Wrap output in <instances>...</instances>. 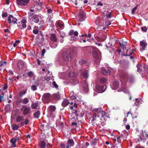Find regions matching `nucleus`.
<instances>
[{
	"label": "nucleus",
	"mask_w": 148,
	"mask_h": 148,
	"mask_svg": "<svg viewBox=\"0 0 148 148\" xmlns=\"http://www.w3.org/2000/svg\"><path fill=\"white\" fill-rule=\"evenodd\" d=\"M107 11H108V10H106L105 11H104L103 12V14L106 16L107 18H110L111 17V13H108L107 12Z\"/></svg>",
	"instance_id": "nucleus-33"
},
{
	"label": "nucleus",
	"mask_w": 148,
	"mask_h": 148,
	"mask_svg": "<svg viewBox=\"0 0 148 148\" xmlns=\"http://www.w3.org/2000/svg\"><path fill=\"white\" fill-rule=\"evenodd\" d=\"M70 57V51L69 50H64L62 54V58L63 59L66 61H68Z\"/></svg>",
	"instance_id": "nucleus-2"
},
{
	"label": "nucleus",
	"mask_w": 148,
	"mask_h": 148,
	"mask_svg": "<svg viewBox=\"0 0 148 148\" xmlns=\"http://www.w3.org/2000/svg\"><path fill=\"white\" fill-rule=\"evenodd\" d=\"M23 116L18 115L16 117V121L17 122H20L22 120H23Z\"/></svg>",
	"instance_id": "nucleus-26"
},
{
	"label": "nucleus",
	"mask_w": 148,
	"mask_h": 148,
	"mask_svg": "<svg viewBox=\"0 0 148 148\" xmlns=\"http://www.w3.org/2000/svg\"><path fill=\"white\" fill-rule=\"evenodd\" d=\"M56 110V107L53 106H50L48 108V111L49 113L54 112Z\"/></svg>",
	"instance_id": "nucleus-20"
},
{
	"label": "nucleus",
	"mask_w": 148,
	"mask_h": 148,
	"mask_svg": "<svg viewBox=\"0 0 148 148\" xmlns=\"http://www.w3.org/2000/svg\"><path fill=\"white\" fill-rule=\"evenodd\" d=\"M38 106L37 103H32L31 105V108L33 109L36 108Z\"/></svg>",
	"instance_id": "nucleus-35"
},
{
	"label": "nucleus",
	"mask_w": 148,
	"mask_h": 148,
	"mask_svg": "<svg viewBox=\"0 0 148 148\" xmlns=\"http://www.w3.org/2000/svg\"><path fill=\"white\" fill-rule=\"evenodd\" d=\"M86 61L84 59H81L79 61V63L81 65H85L86 64Z\"/></svg>",
	"instance_id": "nucleus-37"
},
{
	"label": "nucleus",
	"mask_w": 148,
	"mask_h": 148,
	"mask_svg": "<svg viewBox=\"0 0 148 148\" xmlns=\"http://www.w3.org/2000/svg\"><path fill=\"white\" fill-rule=\"evenodd\" d=\"M101 72L102 73L103 75H108L110 74V71L108 69H103L101 70Z\"/></svg>",
	"instance_id": "nucleus-18"
},
{
	"label": "nucleus",
	"mask_w": 148,
	"mask_h": 148,
	"mask_svg": "<svg viewBox=\"0 0 148 148\" xmlns=\"http://www.w3.org/2000/svg\"><path fill=\"white\" fill-rule=\"evenodd\" d=\"M95 22L97 25H101V24L99 23V21L98 20L96 21Z\"/></svg>",
	"instance_id": "nucleus-63"
},
{
	"label": "nucleus",
	"mask_w": 148,
	"mask_h": 148,
	"mask_svg": "<svg viewBox=\"0 0 148 148\" xmlns=\"http://www.w3.org/2000/svg\"><path fill=\"white\" fill-rule=\"evenodd\" d=\"M146 44H147L145 42H144L142 41L140 42V45L142 47V49L144 50L145 49V48L146 46Z\"/></svg>",
	"instance_id": "nucleus-31"
},
{
	"label": "nucleus",
	"mask_w": 148,
	"mask_h": 148,
	"mask_svg": "<svg viewBox=\"0 0 148 148\" xmlns=\"http://www.w3.org/2000/svg\"><path fill=\"white\" fill-rule=\"evenodd\" d=\"M126 129H127V130H129L130 128V126L129 125H127L126 126Z\"/></svg>",
	"instance_id": "nucleus-64"
},
{
	"label": "nucleus",
	"mask_w": 148,
	"mask_h": 148,
	"mask_svg": "<svg viewBox=\"0 0 148 148\" xmlns=\"http://www.w3.org/2000/svg\"><path fill=\"white\" fill-rule=\"evenodd\" d=\"M32 90L33 91H35L37 89V88L35 85H33L31 87Z\"/></svg>",
	"instance_id": "nucleus-44"
},
{
	"label": "nucleus",
	"mask_w": 148,
	"mask_h": 148,
	"mask_svg": "<svg viewBox=\"0 0 148 148\" xmlns=\"http://www.w3.org/2000/svg\"><path fill=\"white\" fill-rule=\"evenodd\" d=\"M12 127L14 130H17L18 128V126L16 124H14L12 125Z\"/></svg>",
	"instance_id": "nucleus-39"
},
{
	"label": "nucleus",
	"mask_w": 148,
	"mask_h": 148,
	"mask_svg": "<svg viewBox=\"0 0 148 148\" xmlns=\"http://www.w3.org/2000/svg\"><path fill=\"white\" fill-rule=\"evenodd\" d=\"M84 86H85V90H86L87 89L88 87V85L85 82V83L84 84Z\"/></svg>",
	"instance_id": "nucleus-59"
},
{
	"label": "nucleus",
	"mask_w": 148,
	"mask_h": 148,
	"mask_svg": "<svg viewBox=\"0 0 148 148\" xmlns=\"http://www.w3.org/2000/svg\"><path fill=\"white\" fill-rule=\"evenodd\" d=\"M137 67H138L137 68V71L138 72H140L141 71V70H140V65H137Z\"/></svg>",
	"instance_id": "nucleus-53"
},
{
	"label": "nucleus",
	"mask_w": 148,
	"mask_h": 148,
	"mask_svg": "<svg viewBox=\"0 0 148 148\" xmlns=\"http://www.w3.org/2000/svg\"><path fill=\"white\" fill-rule=\"evenodd\" d=\"M67 144L71 147L73 146L74 145V143L73 139H70L68 140Z\"/></svg>",
	"instance_id": "nucleus-23"
},
{
	"label": "nucleus",
	"mask_w": 148,
	"mask_h": 148,
	"mask_svg": "<svg viewBox=\"0 0 148 148\" xmlns=\"http://www.w3.org/2000/svg\"><path fill=\"white\" fill-rule=\"evenodd\" d=\"M18 139V138H13L10 140V142L12 143V147H16V145L15 144V143Z\"/></svg>",
	"instance_id": "nucleus-14"
},
{
	"label": "nucleus",
	"mask_w": 148,
	"mask_h": 148,
	"mask_svg": "<svg viewBox=\"0 0 148 148\" xmlns=\"http://www.w3.org/2000/svg\"><path fill=\"white\" fill-rule=\"evenodd\" d=\"M92 54L94 57H96L98 56L100 53V51L97 48L94 47H92Z\"/></svg>",
	"instance_id": "nucleus-11"
},
{
	"label": "nucleus",
	"mask_w": 148,
	"mask_h": 148,
	"mask_svg": "<svg viewBox=\"0 0 148 148\" xmlns=\"http://www.w3.org/2000/svg\"><path fill=\"white\" fill-rule=\"evenodd\" d=\"M104 32H104L102 31V32H100L99 33V34H98V32H96L95 33V36L97 38H98V37H100L101 36H103V35L104 34Z\"/></svg>",
	"instance_id": "nucleus-28"
},
{
	"label": "nucleus",
	"mask_w": 148,
	"mask_h": 148,
	"mask_svg": "<svg viewBox=\"0 0 148 148\" xmlns=\"http://www.w3.org/2000/svg\"><path fill=\"white\" fill-rule=\"evenodd\" d=\"M56 26L58 27L60 29H62L64 27V24L63 22L60 21H57L56 23Z\"/></svg>",
	"instance_id": "nucleus-12"
},
{
	"label": "nucleus",
	"mask_w": 148,
	"mask_h": 148,
	"mask_svg": "<svg viewBox=\"0 0 148 148\" xmlns=\"http://www.w3.org/2000/svg\"><path fill=\"white\" fill-rule=\"evenodd\" d=\"M86 14L84 12H81L76 16L75 18L77 22H82L85 20L86 18Z\"/></svg>",
	"instance_id": "nucleus-3"
},
{
	"label": "nucleus",
	"mask_w": 148,
	"mask_h": 148,
	"mask_svg": "<svg viewBox=\"0 0 148 148\" xmlns=\"http://www.w3.org/2000/svg\"><path fill=\"white\" fill-rule=\"evenodd\" d=\"M120 45L123 51L126 49V46L127 45V42H120Z\"/></svg>",
	"instance_id": "nucleus-15"
},
{
	"label": "nucleus",
	"mask_w": 148,
	"mask_h": 148,
	"mask_svg": "<svg viewBox=\"0 0 148 148\" xmlns=\"http://www.w3.org/2000/svg\"><path fill=\"white\" fill-rule=\"evenodd\" d=\"M126 89V88L125 87H124L122 89H119L117 90L118 92H121L123 91L124 92H125V89Z\"/></svg>",
	"instance_id": "nucleus-42"
},
{
	"label": "nucleus",
	"mask_w": 148,
	"mask_h": 148,
	"mask_svg": "<svg viewBox=\"0 0 148 148\" xmlns=\"http://www.w3.org/2000/svg\"><path fill=\"white\" fill-rule=\"evenodd\" d=\"M68 76L70 78H74L76 77L77 75L73 72H70L68 74Z\"/></svg>",
	"instance_id": "nucleus-30"
},
{
	"label": "nucleus",
	"mask_w": 148,
	"mask_h": 148,
	"mask_svg": "<svg viewBox=\"0 0 148 148\" xmlns=\"http://www.w3.org/2000/svg\"><path fill=\"white\" fill-rule=\"evenodd\" d=\"M21 110L23 112V114L25 115L28 114L31 110L30 107H27L26 106H23L21 109Z\"/></svg>",
	"instance_id": "nucleus-5"
},
{
	"label": "nucleus",
	"mask_w": 148,
	"mask_h": 148,
	"mask_svg": "<svg viewBox=\"0 0 148 148\" xmlns=\"http://www.w3.org/2000/svg\"><path fill=\"white\" fill-rule=\"evenodd\" d=\"M26 93V90H23L21 92L20 95L21 96H22Z\"/></svg>",
	"instance_id": "nucleus-47"
},
{
	"label": "nucleus",
	"mask_w": 148,
	"mask_h": 148,
	"mask_svg": "<svg viewBox=\"0 0 148 148\" xmlns=\"http://www.w3.org/2000/svg\"><path fill=\"white\" fill-rule=\"evenodd\" d=\"M60 146L62 148H65L66 146L63 143H61L60 145Z\"/></svg>",
	"instance_id": "nucleus-58"
},
{
	"label": "nucleus",
	"mask_w": 148,
	"mask_h": 148,
	"mask_svg": "<svg viewBox=\"0 0 148 148\" xmlns=\"http://www.w3.org/2000/svg\"><path fill=\"white\" fill-rule=\"evenodd\" d=\"M58 42H57L53 41L50 44V46L52 48H55L58 45Z\"/></svg>",
	"instance_id": "nucleus-24"
},
{
	"label": "nucleus",
	"mask_w": 148,
	"mask_h": 148,
	"mask_svg": "<svg viewBox=\"0 0 148 148\" xmlns=\"http://www.w3.org/2000/svg\"><path fill=\"white\" fill-rule=\"evenodd\" d=\"M36 27H34V29L33 30V32L34 34H36L38 33V31L36 29H35Z\"/></svg>",
	"instance_id": "nucleus-48"
},
{
	"label": "nucleus",
	"mask_w": 148,
	"mask_h": 148,
	"mask_svg": "<svg viewBox=\"0 0 148 148\" xmlns=\"http://www.w3.org/2000/svg\"><path fill=\"white\" fill-rule=\"evenodd\" d=\"M45 49H42V55L43 56L44 53H45Z\"/></svg>",
	"instance_id": "nucleus-60"
},
{
	"label": "nucleus",
	"mask_w": 148,
	"mask_h": 148,
	"mask_svg": "<svg viewBox=\"0 0 148 148\" xmlns=\"http://www.w3.org/2000/svg\"><path fill=\"white\" fill-rule=\"evenodd\" d=\"M41 138H42V139H44V140H46V139H45V135L44 134H43V135H42V136H41Z\"/></svg>",
	"instance_id": "nucleus-57"
},
{
	"label": "nucleus",
	"mask_w": 148,
	"mask_h": 148,
	"mask_svg": "<svg viewBox=\"0 0 148 148\" xmlns=\"http://www.w3.org/2000/svg\"><path fill=\"white\" fill-rule=\"evenodd\" d=\"M32 21L36 23L38 22L39 20V17L37 15H34L31 17Z\"/></svg>",
	"instance_id": "nucleus-13"
},
{
	"label": "nucleus",
	"mask_w": 148,
	"mask_h": 148,
	"mask_svg": "<svg viewBox=\"0 0 148 148\" xmlns=\"http://www.w3.org/2000/svg\"><path fill=\"white\" fill-rule=\"evenodd\" d=\"M101 112V108H97L96 109L94 110V111L92 112V121H94L96 120V117H99L100 116V115L102 116V117H103V114H104L105 112H104L102 111L101 113H100Z\"/></svg>",
	"instance_id": "nucleus-1"
},
{
	"label": "nucleus",
	"mask_w": 148,
	"mask_h": 148,
	"mask_svg": "<svg viewBox=\"0 0 148 148\" xmlns=\"http://www.w3.org/2000/svg\"><path fill=\"white\" fill-rule=\"evenodd\" d=\"M97 143V142L96 139L93 140L90 142V145L92 146H94L96 145Z\"/></svg>",
	"instance_id": "nucleus-34"
},
{
	"label": "nucleus",
	"mask_w": 148,
	"mask_h": 148,
	"mask_svg": "<svg viewBox=\"0 0 148 148\" xmlns=\"http://www.w3.org/2000/svg\"><path fill=\"white\" fill-rule=\"evenodd\" d=\"M18 5L21 6H25L27 5L29 0H16Z\"/></svg>",
	"instance_id": "nucleus-9"
},
{
	"label": "nucleus",
	"mask_w": 148,
	"mask_h": 148,
	"mask_svg": "<svg viewBox=\"0 0 148 148\" xmlns=\"http://www.w3.org/2000/svg\"><path fill=\"white\" fill-rule=\"evenodd\" d=\"M106 79L105 78H102L100 80V82L102 83H105L106 82Z\"/></svg>",
	"instance_id": "nucleus-45"
},
{
	"label": "nucleus",
	"mask_w": 148,
	"mask_h": 148,
	"mask_svg": "<svg viewBox=\"0 0 148 148\" xmlns=\"http://www.w3.org/2000/svg\"><path fill=\"white\" fill-rule=\"evenodd\" d=\"M119 82L118 81L114 82L113 83V87L112 88L113 89H116L119 87Z\"/></svg>",
	"instance_id": "nucleus-19"
},
{
	"label": "nucleus",
	"mask_w": 148,
	"mask_h": 148,
	"mask_svg": "<svg viewBox=\"0 0 148 148\" xmlns=\"http://www.w3.org/2000/svg\"><path fill=\"white\" fill-rule=\"evenodd\" d=\"M29 102V101L28 98H24L22 101V103L23 104H26Z\"/></svg>",
	"instance_id": "nucleus-36"
},
{
	"label": "nucleus",
	"mask_w": 148,
	"mask_h": 148,
	"mask_svg": "<svg viewBox=\"0 0 148 148\" xmlns=\"http://www.w3.org/2000/svg\"><path fill=\"white\" fill-rule=\"evenodd\" d=\"M50 39L51 40L54 42H57V39L55 35L53 34H52L50 36Z\"/></svg>",
	"instance_id": "nucleus-25"
},
{
	"label": "nucleus",
	"mask_w": 148,
	"mask_h": 148,
	"mask_svg": "<svg viewBox=\"0 0 148 148\" xmlns=\"http://www.w3.org/2000/svg\"><path fill=\"white\" fill-rule=\"evenodd\" d=\"M22 27L21 28V29H23L24 28H25L26 27V25L25 24L27 22L26 20L25 19H22L21 21Z\"/></svg>",
	"instance_id": "nucleus-22"
},
{
	"label": "nucleus",
	"mask_w": 148,
	"mask_h": 148,
	"mask_svg": "<svg viewBox=\"0 0 148 148\" xmlns=\"http://www.w3.org/2000/svg\"><path fill=\"white\" fill-rule=\"evenodd\" d=\"M8 72L10 74L13 75V73L12 71L11 70H10Z\"/></svg>",
	"instance_id": "nucleus-61"
},
{
	"label": "nucleus",
	"mask_w": 148,
	"mask_h": 148,
	"mask_svg": "<svg viewBox=\"0 0 148 148\" xmlns=\"http://www.w3.org/2000/svg\"><path fill=\"white\" fill-rule=\"evenodd\" d=\"M77 107V104L75 103H74L73 104V106H69V108H70V109L71 110H73V111H74V109H73V108H76Z\"/></svg>",
	"instance_id": "nucleus-38"
},
{
	"label": "nucleus",
	"mask_w": 148,
	"mask_h": 148,
	"mask_svg": "<svg viewBox=\"0 0 148 148\" xmlns=\"http://www.w3.org/2000/svg\"><path fill=\"white\" fill-rule=\"evenodd\" d=\"M106 34L105 32H104V34L103 36L98 37V38L102 41L104 40L106 38Z\"/></svg>",
	"instance_id": "nucleus-32"
},
{
	"label": "nucleus",
	"mask_w": 148,
	"mask_h": 148,
	"mask_svg": "<svg viewBox=\"0 0 148 148\" xmlns=\"http://www.w3.org/2000/svg\"><path fill=\"white\" fill-rule=\"evenodd\" d=\"M148 28L146 27H142L141 28V30L143 32H147Z\"/></svg>",
	"instance_id": "nucleus-41"
},
{
	"label": "nucleus",
	"mask_w": 148,
	"mask_h": 148,
	"mask_svg": "<svg viewBox=\"0 0 148 148\" xmlns=\"http://www.w3.org/2000/svg\"><path fill=\"white\" fill-rule=\"evenodd\" d=\"M106 89V86H95V91L99 93L104 92Z\"/></svg>",
	"instance_id": "nucleus-7"
},
{
	"label": "nucleus",
	"mask_w": 148,
	"mask_h": 148,
	"mask_svg": "<svg viewBox=\"0 0 148 148\" xmlns=\"http://www.w3.org/2000/svg\"><path fill=\"white\" fill-rule=\"evenodd\" d=\"M60 36L62 38H63L65 36V34L63 33L62 32H60Z\"/></svg>",
	"instance_id": "nucleus-56"
},
{
	"label": "nucleus",
	"mask_w": 148,
	"mask_h": 148,
	"mask_svg": "<svg viewBox=\"0 0 148 148\" xmlns=\"http://www.w3.org/2000/svg\"><path fill=\"white\" fill-rule=\"evenodd\" d=\"M47 12L49 15H51L52 14V10L51 9L47 10Z\"/></svg>",
	"instance_id": "nucleus-50"
},
{
	"label": "nucleus",
	"mask_w": 148,
	"mask_h": 148,
	"mask_svg": "<svg viewBox=\"0 0 148 148\" xmlns=\"http://www.w3.org/2000/svg\"><path fill=\"white\" fill-rule=\"evenodd\" d=\"M69 35L71 36V39L72 40H75L77 39L78 32L77 31H74V30H71L69 33Z\"/></svg>",
	"instance_id": "nucleus-4"
},
{
	"label": "nucleus",
	"mask_w": 148,
	"mask_h": 148,
	"mask_svg": "<svg viewBox=\"0 0 148 148\" xmlns=\"http://www.w3.org/2000/svg\"><path fill=\"white\" fill-rule=\"evenodd\" d=\"M52 84H53V86L56 88H58V86L56 84V82L54 81L53 82Z\"/></svg>",
	"instance_id": "nucleus-43"
},
{
	"label": "nucleus",
	"mask_w": 148,
	"mask_h": 148,
	"mask_svg": "<svg viewBox=\"0 0 148 148\" xmlns=\"http://www.w3.org/2000/svg\"><path fill=\"white\" fill-rule=\"evenodd\" d=\"M29 122V120L27 119H26L24 121V124H25L27 125Z\"/></svg>",
	"instance_id": "nucleus-54"
},
{
	"label": "nucleus",
	"mask_w": 148,
	"mask_h": 148,
	"mask_svg": "<svg viewBox=\"0 0 148 148\" xmlns=\"http://www.w3.org/2000/svg\"><path fill=\"white\" fill-rule=\"evenodd\" d=\"M2 16L3 18L6 17L7 16V13L6 12H3Z\"/></svg>",
	"instance_id": "nucleus-51"
},
{
	"label": "nucleus",
	"mask_w": 148,
	"mask_h": 148,
	"mask_svg": "<svg viewBox=\"0 0 148 148\" xmlns=\"http://www.w3.org/2000/svg\"><path fill=\"white\" fill-rule=\"evenodd\" d=\"M132 52L130 49H127L126 51V54L125 56H129L132 54Z\"/></svg>",
	"instance_id": "nucleus-40"
},
{
	"label": "nucleus",
	"mask_w": 148,
	"mask_h": 148,
	"mask_svg": "<svg viewBox=\"0 0 148 148\" xmlns=\"http://www.w3.org/2000/svg\"><path fill=\"white\" fill-rule=\"evenodd\" d=\"M69 104V102L68 100L67 99H64L63 101L62 105V106L64 107L67 106Z\"/></svg>",
	"instance_id": "nucleus-17"
},
{
	"label": "nucleus",
	"mask_w": 148,
	"mask_h": 148,
	"mask_svg": "<svg viewBox=\"0 0 148 148\" xmlns=\"http://www.w3.org/2000/svg\"><path fill=\"white\" fill-rule=\"evenodd\" d=\"M40 112L39 111H36L34 114V116L37 119H38L40 115Z\"/></svg>",
	"instance_id": "nucleus-29"
},
{
	"label": "nucleus",
	"mask_w": 148,
	"mask_h": 148,
	"mask_svg": "<svg viewBox=\"0 0 148 148\" xmlns=\"http://www.w3.org/2000/svg\"><path fill=\"white\" fill-rule=\"evenodd\" d=\"M138 6V5L136 6L132 10V14H134L135 11L136 10Z\"/></svg>",
	"instance_id": "nucleus-49"
},
{
	"label": "nucleus",
	"mask_w": 148,
	"mask_h": 148,
	"mask_svg": "<svg viewBox=\"0 0 148 148\" xmlns=\"http://www.w3.org/2000/svg\"><path fill=\"white\" fill-rule=\"evenodd\" d=\"M24 63L22 61H20L18 62L17 66L19 69L23 68L24 66Z\"/></svg>",
	"instance_id": "nucleus-16"
},
{
	"label": "nucleus",
	"mask_w": 148,
	"mask_h": 148,
	"mask_svg": "<svg viewBox=\"0 0 148 148\" xmlns=\"http://www.w3.org/2000/svg\"><path fill=\"white\" fill-rule=\"evenodd\" d=\"M112 45V44L110 42H108L106 45V46L108 48H110Z\"/></svg>",
	"instance_id": "nucleus-46"
},
{
	"label": "nucleus",
	"mask_w": 148,
	"mask_h": 148,
	"mask_svg": "<svg viewBox=\"0 0 148 148\" xmlns=\"http://www.w3.org/2000/svg\"><path fill=\"white\" fill-rule=\"evenodd\" d=\"M8 21L9 23L10 24L11 23L13 24L17 23V19L15 17H14V16L12 15H10L8 16Z\"/></svg>",
	"instance_id": "nucleus-8"
},
{
	"label": "nucleus",
	"mask_w": 148,
	"mask_h": 148,
	"mask_svg": "<svg viewBox=\"0 0 148 148\" xmlns=\"http://www.w3.org/2000/svg\"><path fill=\"white\" fill-rule=\"evenodd\" d=\"M51 95L49 93H44L42 96V100L44 102L47 103L50 100V97Z\"/></svg>",
	"instance_id": "nucleus-6"
},
{
	"label": "nucleus",
	"mask_w": 148,
	"mask_h": 148,
	"mask_svg": "<svg viewBox=\"0 0 148 148\" xmlns=\"http://www.w3.org/2000/svg\"><path fill=\"white\" fill-rule=\"evenodd\" d=\"M39 145V148H45L46 145V143L42 140L40 142Z\"/></svg>",
	"instance_id": "nucleus-21"
},
{
	"label": "nucleus",
	"mask_w": 148,
	"mask_h": 148,
	"mask_svg": "<svg viewBox=\"0 0 148 148\" xmlns=\"http://www.w3.org/2000/svg\"><path fill=\"white\" fill-rule=\"evenodd\" d=\"M71 1L73 2L76 5L77 4V0H71Z\"/></svg>",
	"instance_id": "nucleus-55"
},
{
	"label": "nucleus",
	"mask_w": 148,
	"mask_h": 148,
	"mask_svg": "<svg viewBox=\"0 0 148 148\" xmlns=\"http://www.w3.org/2000/svg\"><path fill=\"white\" fill-rule=\"evenodd\" d=\"M85 37H90L91 36V34H89L88 35H87V34H86L85 35Z\"/></svg>",
	"instance_id": "nucleus-62"
},
{
	"label": "nucleus",
	"mask_w": 148,
	"mask_h": 148,
	"mask_svg": "<svg viewBox=\"0 0 148 148\" xmlns=\"http://www.w3.org/2000/svg\"><path fill=\"white\" fill-rule=\"evenodd\" d=\"M28 75L30 77H32L33 75V73L31 71H29L28 73Z\"/></svg>",
	"instance_id": "nucleus-52"
},
{
	"label": "nucleus",
	"mask_w": 148,
	"mask_h": 148,
	"mask_svg": "<svg viewBox=\"0 0 148 148\" xmlns=\"http://www.w3.org/2000/svg\"><path fill=\"white\" fill-rule=\"evenodd\" d=\"M81 73V76L83 79H87L88 77V69H82Z\"/></svg>",
	"instance_id": "nucleus-10"
},
{
	"label": "nucleus",
	"mask_w": 148,
	"mask_h": 148,
	"mask_svg": "<svg viewBox=\"0 0 148 148\" xmlns=\"http://www.w3.org/2000/svg\"><path fill=\"white\" fill-rule=\"evenodd\" d=\"M69 96L70 99H76L75 94L74 93L73 91H71L69 95Z\"/></svg>",
	"instance_id": "nucleus-27"
}]
</instances>
